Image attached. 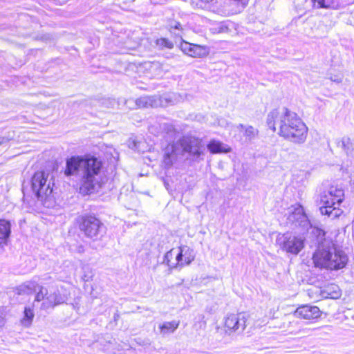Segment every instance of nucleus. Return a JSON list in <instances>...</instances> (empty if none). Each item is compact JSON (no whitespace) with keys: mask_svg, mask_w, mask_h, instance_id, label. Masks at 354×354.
<instances>
[{"mask_svg":"<svg viewBox=\"0 0 354 354\" xmlns=\"http://www.w3.org/2000/svg\"><path fill=\"white\" fill-rule=\"evenodd\" d=\"M266 122L269 129L292 143L301 145L307 139V126L296 113L286 107L270 111Z\"/></svg>","mask_w":354,"mask_h":354,"instance_id":"f257e3e1","label":"nucleus"},{"mask_svg":"<svg viewBox=\"0 0 354 354\" xmlns=\"http://www.w3.org/2000/svg\"><path fill=\"white\" fill-rule=\"evenodd\" d=\"M102 162L94 157H71L66 160L64 174L78 178L79 191L82 195H88L100 187Z\"/></svg>","mask_w":354,"mask_h":354,"instance_id":"f03ea898","label":"nucleus"},{"mask_svg":"<svg viewBox=\"0 0 354 354\" xmlns=\"http://www.w3.org/2000/svg\"><path fill=\"white\" fill-rule=\"evenodd\" d=\"M205 150L202 139L189 135L184 136L166 147L162 164L166 168H170L180 158H184L189 163L199 162L204 160Z\"/></svg>","mask_w":354,"mask_h":354,"instance_id":"7ed1b4c3","label":"nucleus"},{"mask_svg":"<svg viewBox=\"0 0 354 354\" xmlns=\"http://www.w3.org/2000/svg\"><path fill=\"white\" fill-rule=\"evenodd\" d=\"M348 257L332 241L325 239L319 243L313 255L315 267L330 271H336L346 267Z\"/></svg>","mask_w":354,"mask_h":354,"instance_id":"20e7f679","label":"nucleus"},{"mask_svg":"<svg viewBox=\"0 0 354 354\" xmlns=\"http://www.w3.org/2000/svg\"><path fill=\"white\" fill-rule=\"evenodd\" d=\"M344 198V191L341 188L331 186L322 195L319 211L322 215L330 218H336L342 214L339 207Z\"/></svg>","mask_w":354,"mask_h":354,"instance_id":"39448f33","label":"nucleus"},{"mask_svg":"<svg viewBox=\"0 0 354 354\" xmlns=\"http://www.w3.org/2000/svg\"><path fill=\"white\" fill-rule=\"evenodd\" d=\"M67 299V297L61 293L57 286H52L48 288L41 286L39 291L35 295V302L42 301L41 310H47L66 303Z\"/></svg>","mask_w":354,"mask_h":354,"instance_id":"423d86ee","label":"nucleus"},{"mask_svg":"<svg viewBox=\"0 0 354 354\" xmlns=\"http://www.w3.org/2000/svg\"><path fill=\"white\" fill-rule=\"evenodd\" d=\"M194 259V250L187 245H183L168 251L165 255L164 261L170 268H181L189 265Z\"/></svg>","mask_w":354,"mask_h":354,"instance_id":"0eeeda50","label":"nucleus"},{"mask_svg":"<svg viewBox=\"0 0 354 354\" xmlns=\"http://www.w3.org/2000/svg\"><path fill=\"white\" fill-rule=\"evenodd\" d=\"M48 178V174L44 171L35 172L32 178V190L41 201H45L53 192L51 183Z\"/></svg>","mask_w":354,"mask_h":354,"instance_id":"6e6552de","label":"nucleus"},{"mask_svg":"<svg viewBox=\"0 0 354 354\" xmlns=\"http://www.w3.org/2000/svg\"><path fill=\"white\" fill-rule=\"evenodd\" d=\"M277 243L282 250L297 254L304 246V239L301 236L286 233L277 236Z\"/></svg>","mask_w":354,"mask_h":354,"instance_id":"1a4fd4ad","label":"nucleus"},{"mask_svg":"<svg viewBox=\"0 0 354 354\" xmlns=\"http://www.w3.org/2000/svg\"><path fill=\"white\" fill-rule=\"evenodd\" d=\"M176 102V94H165L162 96H143L136 100L138 108L166 106L174 104Z\"/></svg>","mask_w":354,"mask_h":354,"instance_id":"9d476101","label":"nucleus"},{"mask_svg":"<svg viewBox=\"0 0 354 354\" xmlns=\"http://www.w3.org/2000/svg\"><path fill=\"white\" fill-rule=\"evenodd\" d=\"M247 317L244 313L230 314L224 319V331L226 334L242 333L246 327Z\"/></svg>","mask_w":354,"mask_h":354,"instance_id":"9b49d317","label":"nucleus"},{"mask_svg":"<svg viewBox=\"0 0 354 354\" xmlns=\"http://www.w3.org/2000/svg\"><path fill=\"white\" fill-rule=\"evenodd\" d=\"M80 229L88 238L96 240L102 236V224L93 216L84 217Z\"/></svg>","mask_w":354,"mask_h":354,"instance_id":"f8f14e48","label":"nucleus"},{"mask_svg":"<svg viewBox=\"0 0 354 354\" xmlns=\"http://www.w3.org/2000/svg\"><path fill=\"white\" fill-rule=\"evenodd\" d=\"M180 48L185 54L193 57H204L209 54V48L206 46L197 45L185 41L180 44Z\"/></svg>","mask_w":354,"mask_h":354,"instance_id":"ddd939ff","label":"nucleus"},{"mask_svg":"<svg viewBox=\"0 0 354 354\" xmlns=\"http://www.w3.org/2000/svg\"><path fill=\"white\" fill-rule=\"evenodd\" d=\"M294 315L297 318L306 319H317L321 316V311L317 306L304 305L296 309Z\"/></svg>","mask_w":354,"mask_h":354,"instance_id":"4468645a","label":"nucleus"},{"mask_svg":"<svg viewBox=\"0 0 354 354\" xmlns=\"http://www.w3.org/2000/svg\"><path fill=\"white\" fill-rule=\"evenodd\" d=\"M41 286L35 280L28 281L16 288V293L19 295H30L36 292L37 290L39 291V287Z\"/></svg>","mask_w":354,"mask_h":354,"instance_id":"2eb2a0df","label":"nucleus"},{"mask_svg":"<svg viewBox=\"0 0 354 354\" xmlns=\"http://www.w3.org/2000/svg\"><path fill=\"white\" fill-rule=\"evenodd\" d=\"M288 220L290 222L298 223L299 225L306 226L308 224L307 216L304 214L303 208L300 206L295 208L294 211L289 215Z\"/></svg>","mask_w":354,"mask_h":354,"instance_id":"dca6fc26","label":"nucleus"},{"mask_svg":"<svg viewBox=\"0 0 354 354\" xmlns=\"http://www.w3.org/2000/svg\"><path fill=\"white\" fill-rule=\"evenodd\" d=\"M11 232V225L9 221L0 219V247L3 248L7 244L8 239Z\"/></svg>","mask_w":354,"mask_h":354,"instance_id":"f3484780","label":"nucleus"},{"mask_svg":"<svg viewBox=\"0 0 354 354\" xmlns=\"http://www.w3.org/2000/svg\"><path fill=\"white\" fill-rule=\"evenodd\" d=\"M314 7L317 8H326L337 10L342 7L339 0H313Z\"/></svg>","mask_w":354,"mask_h":354,"instance_id":"a211bd4d","label":"nucleus"},{"mask_svg":"<svg viewBox=\"0 0 354 354\" xmlns=\"http://www.w3.org/2000/svg\"><path fill=\"white\" fill-rule=\"evenodd\" d=\"M207 147L212 153H228L231 151V148L227 145L216 140L210 141Z\"/></svg>","mask_w":354,"mask_h":354,"instance_id":"6ab92c4d","label":"nucleus"},{"mask_svg":"<svg viewBox=\"0 0 354 354\" xmlns=\"http://www.w3.org/2000/svg\"><path fill=\"white\" fill-rule=\"evenodd\" d=\"M179 322L178 321H171L164 322L162 324H160L159 329L160 333L162 335H165L169 333H174L178 327Z\"/></svg>","mask_w":354,"mask_h":354,"instance_id":"aec40b11","label":"nucleus"},{"mask_svg":"<svg viewBox=\"0 0 354 354\" xmlns=\"http://www.w3.org/2000/svg\"><path fill=\"white\" fill-rule=\"evenodd\" d=\"M237 129L240 131L244 130L243 135L248 140H252V139L255 138L259 133V131L254 128L252 126H244L240 124L237 126Z\"/></svg>","mask_w":354,"mask_h":354,"instance_id":"412c9836","label":"nucleus"},{"mask_svg":"<svg viewBox=\"0 0 354 354\" xmlns=\"http://www.w3.org/2000/svg\"><path fill=\"white\" fill-rule=\"evenodd\" d=\"M339 146L351 156H354V141L351 138L344 137L339 142Z\"/></svg>","mask_w":354,"mask_h":354,"instance_id":"4be33fe9","label":"nucleus"},{"mask_svg":"<svg viewBox=\"0 0 354 354\" xmlns=\"http://www.w3.org/2000/svg\"><path fill=\"white\" fill-rule=\"evenodd\" d=\"M35 317L33 308L31 306H26L24 309V317L21 319V324L26 327L31 325L32 319Z\"/></svg>","mask_w":354,"mask_h":354,"instance_id":"5701e85b","label":"nucleus"},{"mask_svg":"<svg viewBox=\"0 0 354 354\" xmlns=\"http://www.w3.org/2000/svg\"><path fill=\"white\" fill-rule=\"evenodd\" d=\"M174 129L173 127L169 124L164 123L162 124H160L159 129L155 127V125H151L149 127V131L151 133L154 134H158L161 132L166 131H171Z\"/></svg>","mask_w":354,"mask_h":354,"instance_id":"b1692460","label":"nucleus"},{"mask_svg":"<svg viewBox=\"0 0 354 354\" xmlns=\"http://www.w3.org/2000/svg\"><path fill=\"white\" fill-rule=\"evenodd\" d=\"M156 44L162 48L171 49L174 47L173 43L167 39L160 38L157 39Z\"/></svg>","mask_w":354,"mask_h":354,"instance_id":"393cba45","label":"nucleus"},{"mask_svg":"<svg viewBox=\"0 0 354 354\" xmlns=\"http://www.w3.org/2000/svg\"><path fill=\"white\" fill-rule=\"evenodd\" d=\"M217 0H198L197 3L201 8L203 9H208L214 6Z\"/></svg>","mask_w":354,"mask_h":354,"instance_id":"a878e982","label":"nucleus"},{"mask_svg":"<svg viewBox=\"0 0 354 354\" xmlns=\"http://www.w3.org/2000/svg\"><path fill=\"white\" fill-rule=\"evenodd\" d=\"M72 252L82 254L84 252V247L82 244H74L70 246Z\"/></svg>","mask_w":354,"mask_h":354,"instance_id":"bb28decb","label":"nucleus"},{"mask_svg":"<svg viewBox=\"0 0 354 354\" xmlns=\"http://www.w3.org/2000/svg\"><path fill=\"white\" fill-rule=\"evenodd\" d=\"M117 3L122 9H127L129 7V4L133 2L135 0H116Z\"/></svg>","mask_w":354,"mask_h":354,"instance_id":"cd10ccee","label":"nucleus"},{"mask_svg":"<svg viewBox=\"0 0 354 354\" xmlns=\"http://www.w3.org/2000/svg\"><path fill=\"white\" fill-rule=\"evenodd\" d=\"M213 29L214 30V32L216 33H223L228 31V28L223 24H219L217 27H215Z\"/></svg>","mask_w":354,"mask_h":354,"instance_id":"c85d7f7f","label":"nucleus"},{"mask_svg":"<svg viewBox=\"0 0 354 354\" xmlns=\"http://www.w3.org/2000/svg\"><path fill=\"white\" fill-rule=\"evenodd\" d=\"M150 66L151 68H158L159 67L158 63H152Z\"/></svg>","mask_w":354,"mask_h":354,"instance_id":"c756f323","label":"nucleus"},{"mask_svg":"<svg viewBox=\"0 0 354 354\" xmlns=\"http://www.w3.org/2000/svg\"><path fill=\"white\" fill-rule=\"evenodd\" d=\"M332 81H334V82H340L342 81L341 78H336V77H334L333 78H330Z\"/></svg>","mask_w":354,"mask_h":354,"instance_id":"7c9ffc66","label":"nucleus"},{"mask_svg":"<svg viewBox=\"0 0 354 354\" xmlns=\"http://www.w3.org/2000/svg\"><path fill=\"white\" fill-rule=\"evenodd\" d=\"M4 140V138H0V145L3 142Z\"/></svg>","mask_w":354,"mask_h":354,"instance_id":"2f4dec72","label":"nucleus"},{"mask_svg":"<svg viewBox=\"0 0 354 354\" xmlns=\"http://www.w3.org/2000/svg\"><path fill=\"white\" fill-rule=\"evenodd\" d=\"M180 259H182V261H184V259H185V256L183 254Z\"/></svg>","mask_w":354,"mask_h":354,"instance_id":"473e14b6","label":"nucleus"},{"mask_svg":"<svg viewBox=\"0 0 354 354\" xmlns=\"http://www.w3.org/2000/svg\"><path fill=\"white\" fill-rule=\"evenodd\" d=\"M180 24H178L175 26V28H177V29H179V28H180Z\"/></svg>","mask_w":354,"mask_h":354,"instance_id":"72a5a7b5","label":"nucleus"},{"mask_svg":"<svg viewBox=\"0 0 354 354\" xmlns=\"http://www.w3.org/2000/svg\"><path fill=\"white\" fill-rule=\"evenodd\" d=\"M354 3V0H353V1H350V2H348V3Z\"/></svg>","mask_w":354,"mask_h":354,"instance_id":"f704fd0d","label":"nucleus"}]
</instances>
